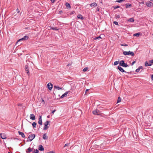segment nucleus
Wrapping results in <instances>:
<instances>
[{
	"instance_id": "obj_53",
	"label": "nucleus",
	"mask_w": 153,
	"mask_h": 153,
	"mask_svg": "<svg viewBox=\"0 0 153 153\" xmlns=\"http://www.w3.org/2000/svg\"><path fill=\"white\" fill-rule=\"evenodd\" d=\"M71 65V64H68V65H67V66H70V65Z\"/></svg>"
},
{
	"instance_id": "obj_29",
	"label": "nucleus",
	"mask_w": 153,
	"mask_h": 153,
	"mask_svg": "<svg viewBox=\"0 0 153 153\" xmlns=\"http://www.w3.org/2000/svg\"><path fill=\"white\" fill-rule=\"evenodd\" d=\"M121 98L120 97H118V98L117 103H119L121 101Z\"/></svg>"
},
{
	"instance_id": "obj_57",
	"label": "nucleus",
	"mask_w": 153,
	"mask_h": 153,
	"mask_svg": "<svg viewBox=\"0 0 153 153\" xmlns=\"http://www.w3.org/2000/svg\"><path fill=\"white\" fill-rule=\"evenodd\" d=\"M151 1H153V0H151Z\"/></svg>"
},
{
	"instance_id": "obj_43",
	"label": "nucleus",
	"mask_w": 153,
	"mask_h": 153,
	"mask_svg": "<svg viewBox=\"0 0 153 153\" xmlns=\"http://www.w3.org/2000/svg\"><path fill=\"white\" fill-rule=\"evenodd\" d=\"M135 62H136V61H134L131 63V65H133Z\"/></svg>"
},
{
	"instance_id": "obj_1",
	"label": "nucleus",
	"mask_w": 153,
	"mask_h": 153,
	"mask_svg": "<svg viewBox=\"0 0 153 153\" xmlns=\"http://www.w3.org/2000/svg\"><path fill=\"white\" fill-rule=\"evenodd\" d=\"M123 54L125 55H130L132 56H133L134 55V53L133 52L130 51H123Z\"/></svg>"
},
{
	"instance_id": "obj_19",
	"label": "nucleus",
	"mask_w": 153,
	"mask_h": 153,
	"mask_svg": "<svg viewBox=\"0 0 153 153\" xmlns=\"http://www.w3.org/2000/svg\"><path fill=\"white\" fill-rule=\"evenodd\" d=\"M152 4H153L150 1H149L147 3H146V5L149 7H150L151 6Z\"/></svg>"
},
{
	"instance_id": "obj_36",
	"label": "nucleus",
	"mask_w": 153,
	"mask_h": 153,
	"mask_svg": "<svg viewBox=\"0 0 153 153\" xmlns=\"http://www.w3.org/2000/svg\"><path fill=\"white\" fill-rule=\"evenodd\" d=\"M74 13V11H70V12L69 13V14L70 15H72Z\"/></svg>"
},
{
	"instance_id": "obj_3",
	"label": "nucleus",
	"mask_w": 153,
	"mask_h": 153,
	"mask_svg": "<svg viewBox=\"0 0 153 153\" xmlns=\"http://www.w3.org/2000/svg\"><path fill=\"white\" fill-rule=\"evenodd\" d=\"M120 65L123 67H127L128 66V65L125 63L124 61L123 60L120 61Z\"/></svg>"
},
{
	"instance_id": "obj_55",
	"label": "nucleus",
	"mask_w": 153,
	"mask_h": 153,
	"mask_svg": "<svg viewBox=\"0 0 153 153\" xmlns=\"http://www.w3.org/2000/svg\"><path fill=\"white\" fill-rule=\"evenodd\" d=\"M125 0H121L122 2L123 1H125Z\"/></svg>"
},
{
	"instance_id": "obj_20",
	"label": "nucleus",
	"mask_w": 153,
	"mask_h": 153,
	"mask_svg": "<svg viewBox=\"0 0 153 153\" xmlns=\"http://www.w3.org/2000/svg\"><path fill=\"white\" fill-rule=\"evenodd\" d=\"M143 69V67L142 66H139L137 69L136 70V71L137 72H138L141 69Z\"/></svg>"
},
{
	"instance_id": "obj_17",
	"label": "nucleus",
	"mask_w": 153,
	"mask_h": 153,
	"mask_svg": "<svg viewBox=\"0 0 153 153\" xmlns=\"http://www.w3.org/2000/svg\"><path fill=\"white\" fill-rule=\"evenodd\" d=\"M38 149L41 151L44 150V148L43 146L41 145H39V147L38 148Z\"/></svg>"
},
{
	"instance_id": "obj_8",
	"label": "nucleus",
	"mask_w": 153,
	"mask_h": 153,
	"mask_svg": "<svg viewBox=\"0 0 153 153\" xmlns=\"http://www.w3.org/2000/svg\"><path fill=\"white\" fill-rule=\"evenodd\" d=\"M25 69L26 72H27V74H28V75H29L30 74V73L28 69V66L27 65H26L25 66Z\"/></svg>"
},
{
	"instance_id": "obj_28",
	"label": "nucleus",
	"mask_w": 153,
	"mask_h": 153,
	"mask_svg": "<svg viewBox=\"0 0 153 153\" xmlns=\"http://www.w3.org/2000/svg\"><path fill=\"white\" fill-rule=\"evenodd\" d=\"M140 35V33H137L134 34L133 36H137L138 37L139 35Z\"/></svg>"
},
{
	"instance_id": "obj_45",
	"label": "nucleus",
	"mask_w": 153,
	"mask_h": 153,
	"mask_svg": "<svg viewBox=\"0 0 153 153\" xmlns=\"http://www.w3.org/2000/svg\"><path fill=\"white\" fill-rule=\"evenodd\" d=\"M42 103L43 104H44L45 103L44 100L42 99Z\"/></svg>"
},
{
	"instance_id": "obj_9",
	"label": "nucleus",
	"mask_w": 153,
	"mask_h": 153,
	"mask_svg": "<svg viewBox=\"0 0 153 153\" xmlns=\"http://www.w3.org/2000/svg\"><path fill=\"white\" fill-rule=\"evenodd\" d=\"M0 136L1 138L4 139H6V135L4 133L2 134L1 133L0 134Z\"/></svg>"
},
{
	"instance_id": "obj_37",
	"label": "nucleus",
	"mask_w": 153,
	"mask_h": 153,
	"mask_svg": "<svg viewBox=\"0 0 153 153\" xmlns=\"http://www.w3.org/2000/svg\"><path fill=\"white\" fill-rule=\"evenodd\" d=\"M114 23L116 25H118V23L117 22H116V21L114 22Z\"/></svg>"
},
{
	"instance_id": "obj_11",
	"label": "nucleus",
	"mask_w": 153,
	"mask_h": 153,
	"mask_svg": "<svg viewBox=\"0 0 153 153\" xmlns=\"http://www.w3.org/2000/svg\"><path fill=\"white\" fill-rule=\"evenodd\" d=\"M30 118L32 120H34L35 119V117L34 115L33 114H31L30 116Z\"/></svg>"
},
{
	"instance_id": "obj_50",
	"label": "nucleus",
	"mask_w": 153,
	"mask_h": 153,
	"mask_svg": "<svg viewBox=\"0 0 153 153\" xmlns=\"http://www.w3.org/2000/svg\"><path fill=\"white\" fill-rule=\"evenodd\" d=\"M62 12H63L62 11V10H60V11H59V13H62Z\"/></svg>"
},
{
	"instance_id": "obj_6",
	"label": "nucleus",
	"mask_w": 153,
	"mask_h": 153,
	"mask_svg": "<svg viewBox=\"0 0 153 153\" xmlns=\"http://www.w3.org/2000/svg\"><path fill=\"white\" fill-rule=\"evenodd\" d=\"M28 38L29 37L28 36H25L23 38L20 39L17 42H19L20 41L26 40L28 39Z\"/></svg>"
},
{
	"instance_id": "obj_24",
	"label": "nucleus",
	"mask_w": 153,
	"mask_h": 153,
	"mask_svg": "<svg viewBox=\"0 0 153 153\" xmlns=\"http://www.w3.org/2000/svg\"><path fill=\"white\" fill-rule=\"evenodd\" d=\"M48 137H47L46 136V133L44 134L43 135V138L44 140H47Z\"/></svg>"
},
{
	"instance_id": "obj_5",
	"label": "nucleus",
	"mask_w": 153,
	"mask_h": 153,
	"mask_svg": "<svg viewBox=\"0 0 153 153\" xmlns=\"http://www.w3.org/2000/svg\"><path fill=\"white\" fill-rule=\"evenodd\" d=\"M50 121H47L44 123L45 127L43 128L44 130H46L49 128V127L48 126V125H49V123H50Z\"/></svg>"
},
{
	"instance_id": "obj_49",
	"label": "nucleus",
	"mask_w": 153,
	"mask_h": 153,
	"mask_svg": "<svg viewBox=\"0 0 153 153\" xmlns=\"http://www.w3.org/2000/svg\"><path fill=\"white\" fill-rule=\"evenodd\" d=\"M151 79L153 81V74H152L151 76Z\"/></svg>"
},
{
	"instance_id": "obj_40",
	"label": "nucleus",
	"mask_w": 153,
	"mask_h": 153,
	"mask_svg": "<svg viewBox=\"0 0 153 153\" xmlns=\"http://www.w3.org/2000/svg\"><path fill=\"white\" fill-rule=\"evenodd\" d=\"M16 11L18 13H19L20 12V10L19 9L17 8V9L16 10Z\"/></svg>"
},
{
	"instance_id": "obj_38",
	"label": "nucleus",
	"mask_w": 153,
	"mask_h": 153,
	"mask_svg": "<svg viewBox=\"0 0 153 153\" xmlns=\"http://www.w3.org/2000/svg\"><path fill=\"white\" fill-rule=\"evenodd\" d=\"M115 1L116 2H118V3H120V2H122L121 0H116V1Z\"/></svg>"
},
{
	"instance_id": "obj_18",
	"label": "nucleus",
	"mask_w": 153,
	"mask_h": 153,
	"mask_svg": "<svg viewBox=\"0 0 153 153\" xmlns=\"http://www.w3.org/2000/svg\"><path fill=\"white\" fill-rule=\"evenodd\" d=\"M89 5L91 7H96V6H97V4L95 2H94V3H93L90 4Z\"/></svg>"
},
{
	"instance_id": "obj_33",
	"label": "nucleus",
	"mask_w": 153,
	"mask_h": 153,
	"mask_svg": "<svg viewBox=\"0 0 153 153\" xmlns=\"http://www.w3.org/2000/svg\"><path fill=\"white\" fill-rule=\"evenodd\" d=\"M88 67H86L83 69V71L84 72L88 70Z\"/></svg>"
},
{
	"instance_id": "obj_51",
	"label": "nucleus",
	"mask_w": 153,
	"mask_h": 153,
	"mask_svg": "<svg viewBox=\"0 0 153 153\" xmlns=\"http://www.w3.org/2000/svg\"><path fill=\"white\" fill-rule=\"evenodd\" d=\"M144 1H143L142 2H141L140 3V4H144Z\"/></svg>"
},
{
	"instance_id": "obj_59",
	"label": "nucleus",
	"mask_w": 153,
	"mask_h": 153,
	"mask_svg": "<svg viewBox=\"0 0 153 153\" xmlns=\"http://www.w3.org/2000/svg\"><path fill=\"white\" fill-rule=\"evenodd\" d=\"M55 30H58V29H55Z\"/></svg>"
},
{
	"instance_id": "obj_34",
	"label": "nucleus",
	"mask_w": 153,
	"mask_h": 153,
	"mask_svg": "<svg viewBox=\"0 0 153 153\" xmlns=\"http://www.w3.org/2000/svg\"><path fill=\"white\" fill-rule=\"evenodd\" d=\"M120 45L121 46H128V45L125 44V43H123V44H120Z\"/></svg>"
},
{
	"instance_id": "obj_30",
	"label": "nucleus",
	"mask_w": 153,
	"mask_h": 153,
	"mask_svg": "<svg viewBox=\"0 0 153 153\" xmlns=\"http://www.w3.org/2000/svg\"><path fill=\"white\" fill-rule=\"evenodd\" d=\"M128 21L130 22H134V20L133 18H131L129 19Z\"/></svg>"
},
{
	"instance_id": "obj_7",
	"label": "nucleus",
	"mask_w": 153,
	"mask_h": 153,
	"mask_svg": "<svg viewBox=\"0 0 153 153\" xmlns=\"http://www.w3.org/2000/svg\"><path fill=\"white\" fill-rule=\"evenodd\" d=\"M48 88L50 90H51L53 88V85L50 82L47 85Z\"/></svg>"
},
{
	"instance_id": "obj_10",
	"label": "nucleus",
	"mask_w": 153,
	"mask_h": 153,
	"mask_svg": "<svg viewBox=\"0 0 153 153\" xmlns=\"http://www.w3.org/2000/svg\"><path fill=\"white\" fill-rule=\"evenodd\" d=\"M117 68L122 72H126L121 67L119 66H117Z\"/></svg>"
},
{
	"instance_id": "obj_21",
	"label": "nucleus",
	"mask_w": 153,
	"mask_h": 153,
	"mask_svg": "<svg viewBox=\"0 0 153 153\" xmlns=\"http://www.w3.org/2000/svg\"><path fill=\"white\" fill-rule=\"evenodd\" d=\"M131 7V4L129 3H127L126 4V8H128Z\"/></svg>"
},
{
	"instance_id": "obj_15",
	"label": "nucleus",
	"mask_w": 153,
	"mask_h": 153,
	"mask_svg": "<svg viewBox=\"0 0 153 153\" xmlns=\"http://www.w3.org/2000/svg\"><path fill=\"white\" fill-rule=\"evenodd\" d=\"M18 133L19 135H20L22 136V137L24 138L25 137V135L24 134V133L20 131H18Z\"/></svg>"
},
{
	"instance_id": "obj_27",
	"label": "nucleus",
	"mask_w": 153,
	"mask_h": 153,
	"mask_svg": "<svg viewBox=\"0 0 153 153\" xmlns=\"http://www.w3.org/2000/svg\"><path fill=\"white\" fill-rule=\"evenodd\" d=\"M101 39V37L100 36H99L96 37L94 38V40H96V39Z\"/></svg>"
},
{
	"instance_id": "obj_44",
	"label": "nucleus",
	"mask_w": 153,
	"mask_h": 153,
	"mask_svg": "<svg viewBox=\"0 0 153 153\" xmlns=\"http://www.w3.org/2000/svg\"><path fill=\"white\" fill-rule=\"evenodd\" d=\"M69 145V143H66L65 144V146H64V147H65V146H68Z\"/></svg>"
},
{
	"instance_id": "obj_54",
	"label": "nucleus",
	"mask_w": 153,
	"mask_h": 153,
	"mask_svg": "<svg viewBox=\"0 0 153 153\" xmlns=\"http://www.w3.org/2000/svg\"><path fill=\"white\" fill-rule=\"evenodd\" d=\"M47 117L49 118L50 117V116L48 115L47 116Z\"/></svg>"
},
{
	"instance_id": "obj_58",
	"label": "nucleus",
	"mask_w": 153,
	"mask_h": 153,
	"mask_svg": "<svg viewBox=\"0 0 153 153\" xmlns=\"http://www.w3.org/2000/svg\"><path fill=\"white\" fill-rule=\"evenodd\" d=\"M51 29H54V28H52Z\"/></svg>"
},
{
	"instance_id": "obj_16",
	"label": "nucleus",
	"mask_w": 153,
	"mask_h": 153,
	"mask_svg": "<svg viewBox=\"0 0 153 153\" xmlns=\"http://www.w3.org/2000/svg\"><path fill=\"white\" fill-rule=\"evenodd\" d=\"M66 6L67 7V8L68 9H69L71 8V7L70 4L68 3H66L65 4Z\"/></svg>"
},
{
	"instance_id": "obj_41",
	"label": "nucleus",
	"mask_w": 153,
	"mask_h": 153,
	"mask_svg": "<svg viewBox=\"0 0 153 153\" xmlns=\"http://www.w3.org/2000/svg\"><path fill=\"white\" fill-rule=\"evenodd\" d=\"M149 62L150 64H152L153 63V59L149 61Z\"/></svg>"
},
{
	"instance_id": "obj_35",
	"label": "nucleus",
	"mask_w": 153,
	"mask_h": 153,
	"mask_svg": "<svg viewBox=\"0 0 153 153\" xmlns=\"http://www.w3.org/2000/svg\"><path fill=\"white\" fill-rule=\"evenodd\" d=\"M38 123L39 124L41 125H42V120H39L38 121Z\"/></svg>"
},
{
	"instance_id": "obj_61",
	"label": "nucleus",
	"mask_w": 153,
	"mask_h": 153,
	"mask_svg": "<svg viewBox=\"0 0 153 153\" xmlns=\"http://www.w3.org/2000/svg\"><path fill=\"white\" fill-rule=\"evenodd\" d=\"M152 69L153 70V69Z\"/></svg>"
},
{
	"instance_id": "obj_48",
	"label": "nucleus",
	"mask_w": 153,
	"mask_h": 153,
	"mask_svg": "<svg viewBox=\"0 0 153 153\" xmlns=\"http://www.w3.org/2000/svg\"><path fill=\"white\" fill-rule=\"evenodd\" d=\"M55 1V0H51V2L53 3H54Z\"/></svg>"
},
{
	"instance_id": "obj_4",
	"label": "nucleus",
	"mask_w": 153,
	"mask_h": 153,
	"mask_svg": "<svg viewBox=\"0 0 153 153\" xmlns=\"http://www.w3.org/2000/svg\"><path fill=\"white\" fill-rule=\"evenodd\" d=\"M92 113L94 114L97 115H100L101 114V112L99 110L97 109L93 111H92Z\"/></svg>"
},
{
	"instance_id": "obj_42",
	"label": "nucleus",
	"mask_w": 153,
	"mask_h": 153,
	"mask_svg": "<svg viewBox=\"0 0 153 153\" xmlns=\"http://www.w3.org/2000/svg\"><path fill=\"white\" fill-rule=\"evenodd\" d=\"M39 120H42L41 116H39Z\"/></svg>"
},
{
	"instance_id": "obj_12",
	"label": "nucleus",
	"mask_w": 153,
	"mask_h": 153,
	"mask_svg": "<svg viewBox=\"0 0 153 153\" xmlns=\"http://www.w3.org/2000/svg\"><path fill=\"white\" fill-rule=\"evenodd\" d=\"M70 91H67L66 92H65L64 94H63L61 96V97L60 98H63L64 97H66L67 96V94Z\"/></svg>"
},
{
	"instance_id": "obj_47",
	"label": "nucleus",
	"mask_w": 153,
	"mask_h": 153,
	"mask_svg": "<svg viewBox=\"0 0 153 153\" xmlns=\"http://www.w3.org/2000/svg\"><path fill=\"white\" fill-rule=\"evenodd\" d=\"M46 153H55V152H54L53 151H50V152H47Z\"/></svg>"
},
{
	"instance_id": "obj_56",
	"label": "nucleus",
	"mask_w": 153,
	"mask_h": 153,
	"mask_svg": "<svg viewBox=\"0 0 153 153\" xmlns=\"http://www.w3.org/2000/svg\"><path fill=\"white\" fill-rule=\"evenodd\" d=\"M25 29H28V27H25Z\"/></svg>"
},
{
	"instance_id": "obj_23",
	"label": "nucleus",
	"mask_w": 153,
	"mask_h": 153,
	"mask_svg": "<svg viewBox=\"0 0 153 153\" xmlns=\"http://www.w3.org/2000/svg\"><path fill=\"white\" fill-rule=\"evenodd\" d=\"M32 150V149L30 147L29 148L27 149V150H26V152L29 153L31 152Z\"/></svg>"
},
{
	"instance_id": "obj_52",
	"label": "nucleus",
	"mask_w": 153,
	"mask_h": 153,
	"mask_svg": "<svg viewBox=\"0 0 153 153\" xmlns=\"http://www.w3.org/2000/svg\"><path fill=\"white\" fill-rule=\"evenodd\" d=\"M88 89H86L85 91V94L88 91Z\"/></svg>"
},
{
	"instance_id": "obj_25",
	"label": "nucleus",
	"mask_w": 153,
	"mask_h": 153,
	"mask_svg": "<svg viewBox=\"0 0 153 153\" xmlns=\"http://www.w3.org/2000/svg\"><path fill=\"white\" fill-rule=\"evenodd\" d=\"M36 124H37L36 123V122H34L32 123V125L33 128H35L36 127Z\"/></svg>"
},
{
	"instance_id": "obj_32",
	"label": "nucleus",
	"mask_w": 153,
	"mask_h": 153,
	"mask_svg": "<svg viewBox=\"0 0 153 153\" xmlns=\"http://www.w3.org/2000/svg\"><path fill=\"white\" fill-rule=\"evenodd\" d=\"M113 7L114 9H116L117 8H119L120 7V6L118 5H117L116 6H113Z\"/></svg>"
},
{
	"instance_id": "obj_2",
	"label": "nucleus",
	"mask_w": 153,
	"mask_h": 153,
	"mask_svg": "<svg viewBox=\"0 0 153 153\" xmlns=\"http://www.w3.org/2000/svg\"><path fill=\"white\" fill-rule=\"evenodd\" d=\"M35 137V134H30L29 136L27 141H31Z\"/></svg>"
},
{
	"instance_id": "obj_39",
	"label": "nucleus",
	"mask_w": 153,
	"mask_h": 153,
	"mask_svg": "<svg viewBox=\"0 0 153 153\" xmlns=\"http://www.w3.org/2000/svg\"><path fill=\"white\" fill-rule=\"evenodd\" d=\"M120 16H119V15H117L116 16V19H117L119 18H120Z\"/></svg>"
},
{
	"instance_id": "obj_60",
	"label": "nucleus",
	"mask_w": 153,
	"mask_h": 153,
	"mask_svg": "<svg viewBox=\"0 0 153 153\" xmlns=\"http://www.w3.org/2000/svg\"><path fill=\"white\" fill-rule=\"evenodd\" d=\"M152 35H153V33L152 34Z\"/></svg>"
},
{
	"instance_id": "obj_31",
	"label": "nucleus",
	"mask_w": 153,
	"mask_h": 153,
	"mask_svg": "<svg viewBox=\"0 0 153 153\" xmlns=\"http://www.w3.org/2000/svg\"><path fill=\"white\" fill-rule=\"evenodd\" d=\"M39 152V151L37 149H34V151L33 152V153H38Z\"/></svg>"
},
{
	"instance_id": "obj_46",
	"label": "nucleus",
	"mask_w": 153,
	"mask_h": 153,
	"mask_svg": "<svg viewBox=\"0 0 153 153\" xmlns=\"http://www.w3.org/2000/svg\"><path fill=\"white\" fill-rule=\"evenodd\" d=\"M56 110H53L52 112V113L53 114L56 111Z\"/></svg>"
},
{
	"instance_id": "obj_26",
	"label": "nucleus",
	"mask_w": 153,
	"mask_h": 153,
	"mask_svg": "<svg viewBox=\"0 0 153 153\" xmlns=\"http://www.w3.org/2000/svg\"><path fill=\"white\" fill-rule=\"evenodd\" d=\"M120 61L119 60H118V61H115L114 63V65H117L119 63H120Z\"/></svg>"
},
{
	"instance_id": "obj_22",
	"label": "nucleus",
	"mask_w": 153,
	"mask_h": 153,
	"mask_svg": "<svg viewBox=\"0 0 153 153\" xmlns=\"http://www.w3.org/2000/svg\"><path fill=\"white\" fill-rule=\"evenodd\" d=\"M152 65L150 63H149L147 62H146L145 63V66L146 67L148 66H151Z\"/></svg>"
},
{
	"instance_id": "obj_13",
	"label": "nucleus",
	"mask_w": 153,
	"mask_h": 153,
	"mask_svg": "<svg viewBox=\"0 0 153 153\" xmlns=\"http://www.w3.org/2000/svg\"><path fill=\"white\" fill-rule=\"evenodd\" d=\"M77 18L79 19H81V20H83L84 19V18L82 15L80 14H78L77 16Z\"/></svg>"
},
{
	"instance_id": "obj_14",
	"label": "nucleus",
	"mask_w": 153,
	"mask_h": 153,
	"mask_svg": "<svg viewBox=\"0 0 153 153\" xmlns=\"http://www.w3.org/2000/svg\"><path fill=\"white\" fill-rule=\"evenodd\" d=\"M53 88H54L58 90H62L63 89L62 87L60 88L56 85H54L53 87Z\"/></svg>"
}]
</instances>
